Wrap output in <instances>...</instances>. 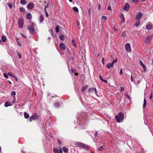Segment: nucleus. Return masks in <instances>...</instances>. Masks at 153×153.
<instances>
[{
  "label": "nucleus",
  "instance_id": "nucleus-30",
  "mask_svg": "<svg viewBox=\"0 0 153 153\" xmlns=\"http://www.w3.org/2000/svg\"><path fill=\"white\" fill-rule=\"evenodd\" d=\"M4 105L5 107H7L8 106H10L11 105L8 104L7 102H6L4 103Z\"/></svg>",
  "mask_w": 153,
  "mask_h": 153
},
{
  "label": "nucleus",
  "instance_id": "nucleus-3",
  "mask_svg": "<svg viewBox=\"0 0 153 153\" xmlns=\"http://www.w3.org/2000/svg\"><path fill=\"white\" fill-rule=\"evenodd\" d=\"M75 144L78 146L82 147L83 148L85 149L88 150L90 148V146H89L82 143L76 142Z\"/></svg>",
  "mask_w": 153,
  "mask_h": 153
},
{
  "label": "nucleus",
  "instance_id": "nucleus-61",
  "mask_svg": "<svg viewBox=\"0 0 153 153\" xmlns=\"http://www.w3.org/2000/svg\"><path fill=\"white\" fill-rule=\"evenodd\" d=\"M101 7V5L100 4H99L98 5V9H100Z\"/></svg>",
  "mask_w": 153,
  "mask_h": 153
},
{
  "label": "nucleus",
  "instance_id": "nucleus-11",
  "mask_svg": "<svg viewBox=\"0 0 153 153\" xmlns=\"http://www.w3.org/2000/svg\"><path fill=\"white\" fill-rule=\"evenodd\" d=\"M151 37L150 36H147L145 39V42L146 44L149 43L151 42L150 38Z\"/></svg>",
  "mask_w": 153,
  "mask_h": 153
},
{
  "label": "nucleus",
  "instance_id": "nucleus-8",
  "mask_svg": "<svg viewBox=\"0 0 153 153\" xmlns=\"http://www.w3.org/2000/svg\"><path fill=\"white\" fill-rule=\"evenodd\" d=\"M34 6V4L32 2L29 3L27 5V8L29 9H32Z\"/></svg>",
  "mask_w": 153,
  "mask_h": 153
},
{
  "label": "nucleus",
  "instance_id": "nucleus-62",
  "mask_svg": "<svg viewBox=\"0 0 153 153\" xmlns=\"http://www.w3.org/2000/svg\"><path fill=\"white\" fill-rule=\"evenodd\" d=\"M123 16H124L123 14V13H121V15L120 16L121 18H123Z\"/></svg>",
  "mask_w": 153,
  "mask_h": 153
},
{
  "label": "nucleus",
  "instance_id": "nucleus-38",
  "mask_svg": "<svg viewBox=\"0 0 153 153\" xmlns=\"http://www.w3.org/2000/svg\"><path fill=\"white\" fill-rule=\"evenodd\" d=\"M140 65L141 66H142V67L144 65V64L143 63L142 61H140Z\"/></svg>",
  "mask_w": 153,
  "mask_h": 153
},
{
  "label": "nucleus",
  "instance_id": "nucleus-31",
  "mask_svg": "<svg viewBox=\"0 0 153 153\" xmlns=\"http://www.w3.org/2000/svg\"><path fill=\"white\" fill-rule=\"evenodd\" d=\"M55 106L56 107H58L60 106L59 103L57 102L55 103Z\"/></svg>",
  "mask_w": 153,
  "mask_h": 153
},
{
  "label": "nucleus",
  "instance_id": "nucleus-17",
  "mask_svg": "<svg viewBox=\"0 0 153 153\" xmlns=\"http://www.w3.org/2000/svg\"><path fill=\"white\" fill-rule=\"evenodd\" d=\"M24 117L25 119H27L29 117V114L26 112H25L24 113Z\"/></svg>",
  "mask_w": 153,
  "mask_h": 153
},
{
  "label": "nucleus",
  "instance_id": "nucleus-6",
  "mask_svg": "<svg viewBox=\"0 0 153 153\" xmlns=\"http://www.w3.org/2000/svg\"><path fill=\"white\" fill-rule=\"evenodd\" d=\"M88 91L89 92H92L93 91H94L95 94L97 95V90L95 88H91L88 89Z\"/></svg>",
  "mask_w": 153,
  "mask_h": 153
},
{
  "label": "nucleus",
  "instance_id": "nucleus-13",
  "mask_svg": "<svg viewBox=\"0 0 153 153\" xmlns=\"http://www.w3.org/2000/svg\"><path fill=\"white\" fill-rule=\"evenodd\" d=\"M114 65L113 64V63H109L107 64L106 65V66L107 68L108 69L110 68H111L113 67Z\"/></svg>",
  "mask_w": 153,
  "mask_h": 153
},
{
  "label": "nucleus",
  "instance_id": "nucleus-58",
  "mask_svg": "<svg viewBox=\"0 0 153 153\" xmlns=\"http://www.w3.org/2000/svg\"><path fill=\"white\" fill-rule=\"evenodd\" d=\"M97 135H98V133L97 131H96V132H95V133L94 136L95 137H96Z\"/></svg>",
  "mask_w": 153,
  "mask_h": 153
},
{
  "label": "nucleus",
  "instance_id": "nucleus-4",
  "mask_svg": "<svg viewBox=\"0 0 153 153\" xmlns=\"http://www.w3.org/2000/svg\"><path fill=\"white\" fill-rule=\"evenodd\" d=\"M38 118V116L37 114H34L30 117L29 121L31 122L33 120H36Z\"/></svg>",
  "mask_w": 153,
  "mask_h": 153
},
{
  "label": "nucleus",
  "instance_id": "nucleus-44",
  "mask_svg": "<svg viewBox=\"0 0 153 153\" xmlns=\"http://www.w3.org/2000/svg\"><path fill=\"white\" fill-rule=\"evenodd\" d=\"M142 67H143V68L144 71V72H146V67L145 65L143 66H142Z\"/></svg>",
  "mask_w": 153,
  "mask_h": 153
},
{
  "label": "nucleus",
  "instance_id": "nucleus-52",
  "mask_svg": "<svg viewBox=\"0 0 153 153\" xmlns=\"http://www.w3.org/2000/svg\"><path fill=\"white\" fill-rule=\"evenodd\" d=\"M16 100H15V98H13V101L12 103L13 104H14L16 103Z\"/></svg>",
  "mask_w": 153,
  "mask_h": 153
},
{
  "label": "nucleus",
  "instance_id": "nucleus-42",
  "mask_svg": "<svg viewBox=\"0 0 153 153\" xmlns=\"http://www.w3.org/2000/svg\"><path fill=\"white\" fill-rule=\"evenodd\" d=\"M17 53L19 57V58L20 59H21L22 58L21 54L20 53H18V52H17Z\"/></svg>",
  "mask_w": 153,
  "mask_h": 153
},
{
  "label": "nucleus",
  "instance_id": "nucleus-45",
  "mask_svg": "<svg viewBox=\"0 0 153 153\" xmlns=\"http://www.w3.org/2000/svg\"><path fill=\"white\" fill-rule=\"evenodd\" d=\"M104 60H105V59L104 57H103L102 58V64L103 65L104 64Z\"/></svg>",
  "mask_w": 153,
  "mask_h": 153
},
{
  "label": "nucleus",
  "instance_id": "nucleus-15",
  "mask_svg": "<svg viewBox=\"0 0 153 153\" xmlns=\"http://www.w3.org/2000/svg\"><path fill=\"white\" fill-rule=\"evenodd\" d=\"M32 17V16L30 13H28L27 14L26 18L27 19L30 20L31 19Z\"/></svg>",
  "mask_w": 153,
  "mask_h": 153
},
{
  "label": "nucleus",
  "instance_id": "nucleus-16",
  "mask_svg": "<svg viewBox=\"0 0 153 153\" xmlns=\"http://www.w3.org/2000/svg\"><path fill=\"white\" fill-rule=\"evenodd\" d=\"M39 20L40 23L42 22L44 20V18L42 15H40L39 18Z\"/></svg>",
  "mask_w": 153,
  "mask_h": 153
},
{
  "label": "nucleus",
  "instance_id": "nucleus-14",
  "mask_svg": "<svg viewBox=\"0 0 153 153\" xmlns=\"http://www.w3.org/2000/svg\"><path fill=\"white\" fill-rule=\"evenodd\" d=\"M152 26L151 24H150V23L146 25V28L148 30H152Z\"/></svg>",
  "mask_w": 153,
  "mask_h": 153
},
{
  "label": "nucleus",
  "instance_id": "nucleus-20",
  "mask_svg": "<svg viewBox=\"0 0 153 153\" xmlns=\"http://www.w3.org/2000/svg\"><path fill=\"white\" fill-rule=\"evenodd\" d=\"M140 24V20H136V21L135 22V26L136 27H138L139 26V25Z\"/></svg>",
  "mask_w": 153,
  "mask_h": 153
},
{
  "label": "nucleus",
  "instance_id": "nucleus-27",
  "mask_svg": "<svg viewBox=\"0 0 153 153\" xmlns=\"http://www.w3.org/2000/svg\"><path fill=\"white\" fill-rule=\"evenodd\" d=\"M16 94V92L14 91H13L11 93V95L12 97H13V98H15V96Z\"/></svg>",
  "mask_w": 153,
  "mask_h": 153
},
{
  "label": "nucleus",
  "instance_id": "nucleus-54",
  "mask_svg": "<svg viewBox=\"0 0 153 153\" xmlns=\"http://www.w3.org/2000/svg\"><path fill=\"white\" fill-rule=\"evenodd\" d=\"M117 61V59H116L115 60H114L111 63H113V64L114 65V62H116Z\"/></svg>",
  "mask_w": 153,
  "mask_h": 153
},
{
  "label": "nucleus",
  "instance_id": "nucleus-36",
  "mask_svg": "<svg viewBox=\"0 0 153 153\" xmlns=\"http://www.w3.org/2000/svg\"><path fill=\"white\" fill-rule=\"evenodd\" d=\"M103 149V146H101L98 149V150L99 151H102Z\"/></svg>",
  "mask_w": 153,
  "mask_h": 153
},
{
  "label": "nucleus",
  "instance_id": "nucleus-18",
  "mask_svg": "<svg viewBox=\"0 0 153 153\" xmlns=\"http://www.w3.org/2000/svg\"><path fill=\"white\" fill-rule=\"evenodd\" d=\"M99 78H100V79L103 82H104L106 83L107 82V81L106 80H104L102 79V76L101 75H99Z\"/></svg>",
  "mask_w": 153,
  "mask_h": 153
},
{
  "label": "nucleus",
  "instance_id": "nucleus-24",
  "mask_svg": "<svg viewBox=\"0 0 153 153\" xmlns=\"http://www.w3.org/2000/svg\"><path fill=\"white\" fill-rule=\"evenodd\" d=\"M60 39L61 40H64L65 39V37L64 35H61L60 37Z\"/></svg>",
  "mask_w": 153,
  "mask_h": 153
},
{
  "label": "nucleus",
  "instance_id": "nucleus-43",
  "mask_svg": "<svg viewBox=\"0 0 153 153\" xmlns=\"http://www.w3.org/2000/svg\"><path fill=\"white\" fill-rule=\"evenodd\" d=\"M122 35L123 37H125L126 36V34L124 32H123L122 33Z\"/></svg>",
  "mask_w": 153,
  "mask_h": 153
},
{
  "label": "nucleus",
  "instance_id": "nucleus-39",
  "mask_svg": "<svg viewBox=\"0 0 153 153\" xmlns=\"http://www.w3.org/2000/svg\"><path fill=\"white\" fill-rule=\"evenodd\" d=\"M152 93L153 92L152 91H151V94L149 96V98L150 99H151L152 97Z\"/></svg>",
  "mask_w": 153,
  "mask_h": 153
},
{
  "label": "nucleus",
  "instance_id": "nucleus-28",
  "mask_svg": "<svg viewBox=\"0 0 153 153\" xmlns=\"http://www.w3.org/2000/svg\"><path fill=\"white\" fill-rule=\"evenodd\" d=\"M73 10L75 12H78L79 11V10L78 8L76 7H74L73 8Z\"/></svg>",
  "mask_w": 153,
  "mask_h": 153
},
{
  "label": "nucleus",
  "instance_id": "nucleus-2",
  "mask_svg": "<svg viewBox=\"0 0 153 153\" xmlns=\"http://www.w3.org/2000/svg\"><path fill=\"white\" fill-rule=\"evenodd\" d=\"M124 117V114L121 112H120L118 115H116L115 117V119L117 121L120 123L121 120H123Z\"/></svg>",
  "mask_w": 153,
  "mask_h": 153
},
{
  "label": "nucleus",
  "instance_id": "nucleus-1",
  "mask_svg": "<svg viewBox=\"0 0 153 153\" xmlns=\"http://www.w3.org/2000/svg\"><path fill=\"white\" fill-rule=\"evenodd\" d=\"M36 25L33 23H31L27 26V28L30 32L32 34H35V27Z\"/></svg>",
  "mask_w": 153,
  "mask_h": 153
},
{
  "label": "nucleus",
  "instance_id": "nucleus-47",
  "mask_svg": "<svg viewBox=\"0 0 153 153\" xmlns=\"http://www.w3.org/2000/svg\"><path fill=\"white\" fill-rule=\"evenodd\" d=\"M57 141H58V142L59 145H61L62 144L61 142L60 141V140H57Z\"/></svg>",
  "mask_w": 153,
  "mask_h": 153
},
{
  "label": "nucleus",
  "instance_id": "nucleus-12",
  "mask_svg": "<svg viewBox=\"0 0 153 153\" xmlns=\"http://www.w3.org/2000/svg\"><path fill=\"white\" fill-rule=\"evenodd\" d=\"M129 7V5L128 3H126L124 6L123 9L124 10H128Z\"/></svg>",
  "mask_w": 153,
  "mask_h": 153
},
{
  "label": "nucleus",
  "instance_id": "nucleus-32",
  "mask_svg": "<svg viewBox=\"0 0 153 153\" xmlns=\"http://www.w3.org/2000/svg\"><path fill=\"white\" fill-rule=\"evenodd\" d=\"M72 43H73V45L74 47H76V45L75 44V41L74 40H72Z\"/></svg>",
  "mask_w": 153,
  "mask_h": 153
},
{
  "label": "nucleus",
  "instance_id": "nucleus-26",
  "mask_svg": "<svg viewBox=\"0 0 153 153\" xmlns=\"http://www.w3.org/2000/svg\"><path fill=\"white\" fill-rule=\"evenodd\" d=\"M63 150L64 152H67L68 151V149L67 148L64 147L63 148Z\"/></svg>",
  "mask_w": 153,
  "mask_h": 153
},
{
  "label": "nucleus",
  "instance_id": "nucleus-64",
  "mask_svg": "<svg viewBox=\"0 0 153 153\" xmlns=\"http://www.w3.org/2000/svg\"><path fill=\"white\" fill-rule=\"evenodd\" d=\"M8 75H9L10 76H13V77H15V76H12L11 74L10 73H8Z\"/></svg>",
  "mask_w": 153,
  "mask_h": 153
},
{
  "label": "nucleus",
  "instance_id": "nucleus-21",
  "mask_svg": "<svg viewBox=\"0 0 153 153\" xmlns=\"http://www.w3.org/2000/svg\"><path fill=\"white\" fill-rule=\"evenodd\" d=\"M53 151L55 153H59V150L58 148H54Z\"/></svg>",
  "mask_w": 153,
  "mask_h": 153
},
{
  "label": "nucleus",
  "instance_id": "nucleus-41",
  "mask_svg": "<svg viewBox=\"0 0 153 153\" xmlns=\"http://www.w3.org/2000/svg\"><path fill=\"white\" fill-rule=\"evenodd\" d=\"M124 88L122 87H121L120 91H121L122 92H123L124 91Z\"/></svg>",
  "mask_w": 153,
  "mask_h": 153
},
{
  "label": "nucleus",
  "instance_id": "nucleus-10",
  "mask_svg": "<svg viewBox=\"0 0 153 153\" xmlns=\"http://www.w3.org/2000/svg\"><path fill=\"white\" fill-rule=\"evenodd\" d=\"M59 47L60 49L62 50H64L66 49V45L63 43H60L59 44Z\"/></svg>",
  "mask_w": 153,
  "mask_h": 153
},
{
  "label": "nucleus",
  "instance_id": "nucleus-51",
  "mask_svg": "<svg viewBox=\"0 0 153 153\" xmlns=\"http://www.w3.org/2000/svg\"><path fill=\"white\" fill-rule=\"evenodd\" d=\"M123 69L122 68H121L120 71V74H123Z\"/></svg>",
  "mask_w": 153,
  "mask_h": 153
},
{
  "label": "nucleus",
  "instance_id": "nucleus-49",
  "mask_svg": "<svg viewBox=\"0 0 153 153\" xmlns=\"http://www.w3.org/2000/svg\"><path fill=\"white\" fill-rule=\"evenodd\" d=\"M4 75L5 78H8L7 75L5 73H4Z\"/></svg>",
  "mask_w": 153,
  "mask_h": 153
},
{
  "label": "nucleus",
  "instance_id": "nucleus-7",
  "mask_svg": "<svg viewBox=\"0 0 153 153\" xmlns=\"http://www.w3.org/2000/svg\"><path fill=\"white\" fill-rule=\"evenodd\" d=\"M23 20L22 19H19L18 22V25L20 28H22L23 26Z\"/></svg>",
  "mask_w": 153,
  "mask_h": 153
},
{
  "label": "nucleus",
  "instance_id": "nucleus-50",
  "mask_svg": "<svg viewBox=\"0 0 153 153\" xmlns=\"http://www.w3.org/2000/svg\"><path fill=\"white\" fill-rule=\"evenodd\" d=\"M107 9L108 10H111V8L110 6H108L107 7Z\"/></svg>",
  "mask_w": 153,
  "mask_h": 153
},
{
  "label": "nucleus",
  "instance_id": "nucleus-55",
  "mask_svg": "<svg viewBox=\"0 0 153 153\" xmlns=\"http://www.w3.org/2000/svg\"><path fill=\"white\" fill-rule=\"evenodd\" d=\"M59 153H63L61 149H60Z\"/></svg>",
  "mask_w": 153,
  "mask_h": 153
},
{
  "label": "nucleus",
  "instance_id": "nucleus-22",
  "mask_svg": "<svg viewBox=\"0 0 153 153\" xmlns=\"http://www.w3.org/2000/svg\"><path fill=\"white\" fill-rule=\"evenodd\" d=\"M20 3L22 4L25 5L27 3V1L25 0H21Z\"/></svg>",
  "mask_w": 153,
  "mask_h": 153
},
{
  "label": "nucleus",
  "instance_id": "nucleus-25",
  "mask_svg": "<svg viewBox=\"0 0 153 153\" xmlns=\"http://www.w3.org/2000/svg\"><path fill=\"white\" fill-rule=\"evenodd\" d=\"M59 25H57L56 27V33H58L59 30Z\"/></svg>",
  "mask_w": 153,
  "mask_h": 153
},
{
  "label": "nucleus",
  "instance_id": "nucleus-35",
  "mask_svg": "<svg viewBox=\"0 0 153 153\" xmlns=\"http://www.w3.org/2000/svg\"><path fill=\"white\" fill-rule=\"evenodd\" d=\"M49 8V5L48 4L46 5L45 6V8H44V10H45V11H47V8Z\"/></svg>",
  "mask_w": 153,
  "mask_h": 153
},
{
  "label": "nucleus",
  "instance_id": "nucleus-48",
  "mask_svg": "<svg viewBox=\"0 0 153 153\" xmlns=\"http://www.w3.org/2000/svg\"><path fill=\"white\" fill-rule=\"evenodd\" d=\"M45 11V16H46V17H48V13L47 12V11Z\"/></svg>",
  "mask_w": 153,
  "mask_h": 153
},
{
  "label": "nucleus",
  "instance_id": "nucleus-34",
  "mask_svg": "<svg viewBox=\"0 0 153 153\" xmlns=\"http://www.w3.org/2000/svg\"><path fill=\"white\" fill-rule=\"evenodd\" d=\"M85 89H86L85 87H84V86L82 87L81 89L82 92H84Z\"/></svg>",
  "mask_w": 153,
  "mask_h": 153
},
{
  "label": "nucleus",
  "instance_id": "nucleus-60",
  "mask_svg": "<svg viewBox=\"0 0 153 153\" xmlns=\"http://www.w3.org/2000/svg\"><path fill=\"white\" fill-rule=\"evenodd\" d=\"M17 43L18 44V45H19V46H22V44H20L19 43V42L18 41H17Z\"/></svg>",
  "mask_w": 153,
  "mask_h": 153
},
{
  "label": "nucleus",
  "instance_id": "nucleus-40",
  "mask_svg": "<svg viewBox=\"0 0 153 153\" xmlns=\"http://www.w3.org/2000/svg\"><path fill=\"white\" fill-rule=\"evenodd\" d=\"M102 18L104 20H105L107 19V17L106 16H102Z\"/></svg>",
  "mask_w": 153,
  "mask_h": 153
},
{
  "label": "nucleus",
  "instance_id": "nucleus-56",
  "mask_svg": "<svg viewBox=\"0 0 153 153\" xmlns=\"http://www.w3.org/2000/svg\"><path fill=\"white\" fill-rule=\"evenodd\" d=\"M71 71L74 73L76 71V70L75 69H72L71 70Z\"/></svg>",
  "mask_w": 153,
  "mask_h": 153
},
{
  "label": "nucleus",
  "instance_id": "nucleus-63",
  "mask_svg": "<svg viewBox=\"0 0 153 153\" xmlns=\"http://www.w3.org/2000/svg\"><path fill=\"white\" fill-rule=\"evenodd\" d=\"M114 31H115V32H116L117 31V29H116V28L115 27H114Z\"/></svg>",
  "mask_w": 153,
  "mask_h": 153
},
{
  "label": "nucleus",
  "instance_id": "nucleus-29",
  "mask_svg": "<svg viewBox=\"0 0 153 153\" xmlns=\"http://www.w3.org/2000/svg\"><path fill=\"white\" fill-rule=\"evenodd\" d=\"M7 4L8 6V7L10 8H12L13 7L12 4L11 3H7Z\"/></svg>",
  "mask_w": 153,
  "mask_h": 153
},
{
  "label": "nucleus",
  "instance_id": "nucleus-37",
  "mask_svg": "<svg viewBox=\"0 0 153 153\" xmlns=\"http://www.w3.org/2000/svg\"><path fill=\"white\" fill-rule=\"evenodd\" d=\"M125 22V19L124 16H123V18H122V22L124 23Z\"/></svg>",
  "mask_w": 153,
  "mask_h": 153
},
{
  "label": "nucleus",
  "instance_id": "nucleus-53",
  "mask_svg": "<svg viewBox=\"0 0 153 153\" xmlns=\"http://www.w3.org/2000/svg\"><path fill=\"white\" fill-rule=\"evenodd\" d=\"M77 24L78 26L79 27V25H80V23H79V21L78 20L77 21Z\"/></svg>",
  "mask_w": 153,
  "mask_h": 153
},
{
  "label": "nucleus",
  "instance_id": "nucleus-5",
  "mask_svg": "<svg viewBox=\"0 0 153 153\" xmlns=\"http://www.w3.org/2000/svg\"><path fill=\"white\" fill-rule=\"evenodd\" d=\"M125 48L126 50L128 52H131V51L130 44L129 43H127L125 45Z\"/></svg>",
  "mask_w": 153,
  "mask_h": 153
},
{
  "label": "nucleus",
  "instance_id": "nucleus-59",
  "mask_svg": "<svg viewBox=\"0 0 153 153\" xmlns=\"http://www.w3.org/2000/svg\"><path fill=\"white\" fill-rule=\"evenodd\" d=\"M131 81L132 82H133V77H132V75H131Z\"/></svg>",
  "mask_w": 153,
  "mask_h": 153
},
{
  "label": "nucleus",
  "instance_id": "nucleus-23",
  "mask_svg": "<svg viewBox=\"0 0 153 153\" xmlns=\"http://www.w3.org/2000/svg\"><path fill=\"white\" fill-rule=\"evenodd\" d=\"M1 40L3 42H5L6 41V38L5 36H3L1 37Z\"/></svg>",
  "mask_w": 153,
  "mask_h": 153
},
{
  "label": "nucleus",
  "instance_id": "nucleus-33",
  "mask_svg": "<svg viewBox=\"0 0 153 153\" xmlns=\"http://www.w3.org/2000/svg\"><path fill=\"white\" fill-rule=\"evenodd\" d=\"M19 10L21 11L24 12L25 11V9L24 8L21 7L19 8Z\"/></svg>",
  "mask_w": 153,
  "mask_h": 153
},
{
  "label": "nucleus",
  "instance_id": "nucleus-46",
  "mask_svg": "<svg viewBox=\"0 0 153 153\" xmlns=\"http://www.w3.org/2000/svg\"><path fill=\"white\" fill-rule=\"evenodd\" d=\"M126 98L129 99H130V97H129V96L128 94H126Z\"/></svg>",
  "mask_w": 153,
  "mask_h": 153
},
{
  "label": "nucleus",
  "instance_id": "nucleus-57",
  "mask_svg": "<svg viewBox=\"0 0 153 153\" xmlns=\"http://www.w3.org/2000/svg\"><path fill=\"white\" fill-rule=\"evenodd\" d=\"M132 1L134 2H137L138 1V0H132Z\"/></svg>",
  "mask_w": 153,
  "mask_h": 153
},
{
  "label": "nucleus",
  "instance_id": "nucleus-19",
  "mask_svg": "<svg viewBox=\"0 0 153 153\" xmlns=\"http://www.w3.org/2000/svg\"><path fill=\"white\" fill-rule=\"evenodd\" d=\"M146 99L145 98H144V102L143 105V108H144L146 107Z\"/></svg>",
  "mask_w": 153,
  "mask_h": 153
},
{
  "label": "nucleus",
  "instance_id": "nucleus-9",
  "mask_svg": "<svg viewBox=\"0 0 153 153\" xmlns=\"http://www.w3.org/2000/svg\"><path fill=\"white\" fill-rule=\"evenodd\" d=\"M142 16V13L141 12H140L138 13L136 17V20H140Z\"/></svg>",
  "mask_w": 153,
  "mask_h": 153
}]
</instances>
